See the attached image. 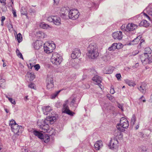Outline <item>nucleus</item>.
<instances>
[{
    "label": "nucleus",
    "mask_w": 152,
    "mask_h": 152,
    "mask_svg": "<svg viewBox=\"0 0 152 152\" xmlns=\"http://www.w3.org/2000/svg\"><path fill=\"white\" fill-rule=\"evenodd\" d=\"M55 116H49L45 120H39L37 122V125L41 130L44 132H48L49 130V124H53L56 120Z\"/></svg>",
    "instance_id": "nucleus-1"
},
{
    "label": "nucleus",
    "mask_w": 152,
    "mask_h": 152,
    "mask_svg": "<svg viewBox=\"0 0 152 152\" xmlns=\"http://www.w3.org/2000/svg\"><path fill=\"white\" fill-rule=\"evenodd\" d=\"M87 50L88 56L89 58L94 59L99 56L98 47L95 43L92 42L90 43L88 47Z\"/></svg>",
    "instance_id": "nucleus-2"
},
{
    "label": "nucleus",
    "mask_w": 152,
    "mask_h": 152,
    "mask_svg": "<svg viewBox=\"0 0 152 152\" xmlns=\"http://www.w3.org/2000/svg\"><path fill=\"white\" fill-rule=\"evenodd\" d=\"M55 48V45L53 41L47 42L44 44V51L46 53H52Z\"/></svg>",
    "instance_id": "nucleus-3"
},
{
    "label": "nucleus",
    "mask_w": 152,
    "mask_h": 152,
    "mask_svg": "<svg viewBox=\"0 0 152 152\" xmlns=\"http://www.w3.org/2000/svg\"><path fill=\"white\" fill-rule=\"evenodd\" d=\"M129 126V124L127 120L124 117L121 118L120 123L117 126L118 130L121 132L125 131L124 129L128 128Z\"/></svg>",
    "instance_id": "nucleus-4"
},
{
    "label": "nucleus",
    "mask_w": 152,
    "mask_h": 152,
    "mask_svg": "<svg viewBox=\"0 0 152 152\" xmlns=\"http://www.w3.org/2000/svg\"><path fill=\"white\" fill-rule=\"evenodd\" d=\"M62 56L57 53H53L51 58V61L53 64L56 65H59L62 61Z\"/></svg>",
    "instance_id": "nucleus-5"
},
{
    "label": "nucleus",
    "mask_w": 152,
    "mask_h": 152,
    "mask_svg": "<svg viewBox=\"0 0 152 152\" xmlns=\"http://www.w3.org/2000/svg\"><path fill=\"white\" fill-rule=\"evenodd\" d=\"M140 58L143 65L150 64L152 62V55L151 54L146 55H142L140 56Z\"/></svg>",
    "instance_id": "nucleus-6"
},
{
    "label": "nucleus",
    "mask_w": 152,
    "mask_h": 152,
    "mask_svg": "<svg viewBox=\"0 0 152 152\" xmlns=\"http://www.w3.org/2000/svg\"><path fill=\"white\" fill-rule=\"evenodd\" d=\"M47 20L50 22H53L56 26H60L61 24L60 18L57 16H50L48 17Z\"/></svg>",
    "instance_id": "nucleus-7"
},
{
    "label": "nucleus",
    "mask_w": 152,
    "mask_h": 152,
    "mask_svg": "<svg viewBox=\"0 0 152 152\" xmlns=\"http://www.w3.org/2000/svg\"><path fill=\"white\" fill-rule=\"evenodd\" d=\"M79 12L77 10L72 9L69 10L68 17L70 19L75 20L79 18Z\"/></svg>",
    "instance_id": "nucleus-8"
},
{
    "label": "nucleus",
    "mask_w": 152,
    "mask_h": 152,
    "mask_svg": "<svg viewBox=\"0 0 152 152\" xmlns=\"http://www.w3.org/2000/svg\"><path fill=\"white\" fill-rule=\"evenodd\" d=\"M118 142L116 138H112L109 143L108 146L110 149L112 150H116L118 147Z\"/></svg>",
    "instance_id": "nucleus-9"
},
{
    "label": "nucleus",
    "mask_w": 152,
    "mask_h": 152,
    "mask_svg": "<svg viewBox=\"0 0 152 152\" xmlns=\"http://www.w3.org/2000/svg\"><path fill=\"white\" fill-rule=\"evenodd\" d=\"M69 102L68 100L65 101L64 104H63V113H66L71 116H73L75 114L74 113L71 111L69 109L67 104Z\"/></svg>",
    "instance_id": "nucleus-10"
},
{
    "label": "nucleus",
    "mask_w": 152,
    "mask_h": 152,
    "mask_svg": "<svg viewBox=\"0 0 152 152\" xmlns=\"http://www.w3.org/2000/svg\"><path fill=\"white\" fill-rule=\"evenodd\" d=\"M43 43L42 41L37 39L33 42L32 45L35 49L38 50L41 48Z\"/></svg>",
    "instance_id": "nucleus-11"
},
{
    "label": "nucleus",
    "mask_w": 152,
    "mask_h": 152,
    "mask_svg": "<svg viewBox=\"0 0 152 152\" xmlns=\"http://www.w3.org/2000/svg\"><path fill=\"white\" fill-rule=\"evenodd\" d=\"M92 80L93 81L96 83V84L98 85L101 89H102L103 87L100 84L101 83L102 79L101 77L96 75L93 78Z\"/></svg>",
    "instance_id": "nucleus-12"
},
{
    "label": "nucleus",
    "mask_w": 152,
    "mask_h": 152,
    "mask_svg": "<svg viewBox=\"0 0 152 152\" xmlns=\"http://www.w3.org/2000/svg\"><path fill=\"white\" fill-rule=\"evenodd\" d=\"M81 55V52L80 50L76 49L73 51L71 54V57L72 58L75 59L78 58Z\"/></svg>",
    "instance_id": "nucleus-13"
},
{
    "label": "nucleus",
    "mask_w": 152,
    "mask_h": 152,
    "mask_svg": "<svg viewBox=\"0 0 152 152\" xmlns=\"http://www.w3.org/2000/svg\"><path fill=\"white\" fill-rule=\"evenodd\" d=\"M137 26L136 24L132 23H129L126 26V30L129 31H133L137 29Z\"/></svg>",
    "instance_id": "nucleus-14"
},
{
    "label": "nucleus",
    "mask_w": 152,
    "mask_h": 152,
    "mask_svg": "<svg viewBox=\"0 0 152 152\" xmlns=\"http://www.w3.org/2000/svg\"><path fill=\"white\" fill-rule=\"evenodd\" d=\"M22 128V127L21 126H19L17 124H15L13 127L11 128L12 131L14 132L15 134L19 135L18 133L19 132V129Z\"/></svg>",
    "instance_id": "nucleus-15"
},
{
    "label": "nucleus",
    "mask_w": 152,
    "mask_h": 152,
    "mask_svg": "<svg viewBox=\"0 0 152 152\" xmlns=\"http://www.w3.org/2000/svg\"><path fill=\"white\" fill-rule=\"evenodd\" d=\"M103 146V142L101 140H99L97 141L94 144V148L96 150H100Z\"/></svg>",
    "instance_id": "nucleus-16"
},
{
    "label": "nucleus",
    "mask_w": 152,
    "mask_h": 152,
    "mask_svg": "<svg viewBox=\"0 0 152 152\" xmlns=\"http://www.w3.org/2000/svg\"><path fill=\"white\" fill-rule=\"evenodd\" d=\"M43 114L45 115H47L50 114L52 110L50 106L44 107L42 108Z\"/></svg>",
    "instance_id": "nucleus-17"
},
{
    "label": "nucleus",
    "mask_w": 152,
    "mask_h": 152,
    "mask_svg": "<svg viewBox=\"0 0 152 152\" xmlns=\"http://www.w3.org/2000/svg\"><path fill=\"white\" fill-rule=\"evenodd\" d=\"M114 69V68L111 66L107 67L103 70V72L105 74H110L112 73Z\"/></svg>",
    "instance_id": "nucleus-18"
},
{
    "label": "nucleus",
    "mask_w": 152,
    "mask_h": 152,
    "mask_svg": "<svg viewBox=\"0 0 152 152\" xmlns=\"http://www.w3.org/2000/svg\"><path fill=\"white\" fill-rule=\"evenodd\" d=\"M113 38H122L123 35L121 31H117L113 33L112 34Z\"/></svg>",
    "instance_id": "nucleus-19"
},
{
    "label": "nucleus",
    "mask_w": 152,
    "mask_h": 152,
    "mask_svg": "<svg viewBox=\"0 0 152 152\" xmlns=\"http://www.w3.org/2000/svg\"><path fill=\"white\" fill-rule=\"evenodd\" d=\"M46 84H54L53 76L52 75H48L46 79Z\"/></svg>",
    "instance_id": "nucleus-20"
},
{
    "label": "nucleus",
    "mask_w": 152,
    "mask_h": 152,
    "mask_svg": "<svg viewBox=\"0 0 152 152\" xmlns=\"http://www.w3.org/2000/svg\"><path fill=\"white\" fill-rule=\"evenodd\" d=\"M35 35L37 37L40 38H45L47 37V35L45 34L44 33L40 31L37 32Z\"/></svg>",
    "instance_id": "nucleus-21"
},
{
    "label": "nucleus",
    "mask_w": 152,
    "mask_h": 152,
    "mask_svg": "<svg viewBox=\"0 0 152 152\" xmlns=\"http://www.w3.org/2000/svg\"><path fill=\"white\" fill-rule=\"evenodd\" d=\"M39 26L41 28L44 29H48L49 28H52L51 26L43 22L41 23H40Z\"/></svg>",
    "instance_id": "nucleus-22"
},
{
    "label": "nucleus",
    "mask_w": 152,
    "mask_h": 152,
    "mask_svg": "<svg viewBox=\"0 0 152 152\" xmlns=\"http://www.w3.org/2000/svg\"><path fill=\"white\" fill-rule=\"evenodd\" d=\"M120 48V47L118 46L117 43H114L113 44L112 46L108 48V50L110 51L114 50L116 49H119Z\"/></svg>",
    "instance_id": "nucleus-23"
},
{
    "label": "nucleus",
    "mask_w": 152,
    "mask_h": 152,
    "mask_svg": "<svg viewBox=\"0 0 152 152\" xmlns=\"http://www.w3.org/2000/svg\"><path fill=\"white\" fill-rule=\"evenodd\" d=\"M149 25V23L148 22L145 20H142L139 24V26H144L145 27H147Z\"/></svg>",
    "instance_id": "nucleus-24"
},
{
    "label": "nucleus",
    "mask_w": 152,
    "mask_h": 152,
    "mask_svg": "<svg viewBox=\"0 0 152 152\" xmlns=\"http://www.w3.org/2000/svg\"><path fill=\"white\" fill-rule=\"evenodd\" d=\"M146 85L145 84H142L138 88L139 91L142 93H145L146 90Z\"/></svg>",
    "instance_id": "nucleus-25"
},
{
    "label": "nucleus",
    "mask_w": 152,
    "mask_h": 152,
    "mask_svg": "<svg viewBox=\"0 0 152 152\" xmlns=\"http://www.w3.org/2000/svg\"><path fill=\"white\" fill-rule=\"evenodd\" d=\"M76 100V98L75 97L72 100L70 104L71 107H75V108H74V109H75V108L77 107V104L75 102Z\"/></svg>",
    "instance_id": "nucleus-26"
},
{
    "label": "nucleus",
    "mask_w": 152,
    "mask_h": 152,
    "mask_svg": "<svg viewBox=\"0 0 152 152\" xmlns=\"http://www.w3.org/2000/svg\"><path fill=\"white\" fill-rule=\"evenodd\" d=\"M33 132L34 135L37 136L40 139H42V138L43 137V134L38 131L34 130L33 131Z\"/></svg>",
    "instance_id": "nucleus-27"
},
{
    "label": "nucleus",
    "mask_w": 152,
    "mask_h": 152,
    "mask_svg": "<svg viewBox=\"0 0 152 152\" xmlns=\"http://www.w3.org/2000/svg\"><path fill=\"white\" fill-rule=\"evenodd\" d=\"M33 132L34 135L37 136L40 139H42V138L43 137V134L38 131L34 130L33 131Z\"/></svg>",
    "instance_id": "nucleus-28"
},
{
    "label": "nucleus",
    "mask_w": 152,
    "mask_h": 152,
    "mask_svg": "<svg viewBox=\"0 0 152 152\" xmlns=\"http://www.w3.org/2000/svg\"><path fill=\"white\" fill-rule=\"evenodd\" d=\"M26 76H27L29 78V80L30 81L33 80L35 77L34 74L30 72H28L27 73L26 75Z\"/></svg>",
    "instance_id": "nucleus-29"
},
{
    "label": "nucleus",
    "mask_w": 152,
    "mask_h": 152,
    "mask_svg": "<svg viewBox=\"0 0 152 152\" xmlns=\"http://www.w3.org/2000/svg\"><path fill=\"white\" fill-rule=\"evenodd\" d=\"M145 52L142 55H145L151 54L152 52V50L151 48L149 47H147L145 49Z\"/></svg>",
    "instance_id": "nucleus-30"
},
{
    "label": "nucleus",
    "mask_w": 152,
    "mask_h": 152,
    "mask_svg": "<svg viewBox=\"0 0 152 152\" xmlns=\"http://www.w3.org/2000/svg\"><path fill=\"white\" fill-rule=\"evenodd\" d=\"M42 139H43L45 142L47 143L49 141L50 138V137L46 134H45L44 136L43 135V137Z\"/></svg>",
    "instance_id": "nucleus-31"
},
{
    "label": "nucleus",
    "mask_w": 152,
    "mask_h": 152,
    "mask_svg": "<svg viewBox=\"0 0 152 152\" xmlns=\"http://www.w3.org/2000/svg\"><path fill=\"white\" fill-rule=\"evenodd\" d=\"M139 40V39H134L132 41L129 43L128 45H132L137 44L138 43Z\"/></svg>",
    "instance_id": "nucleus-32"
},
{
    "label": "nucleus",
    "mask_w": 152,
    "mask_h": 152,
    "mask_svg": "<svg viewBox=\"0 0 152 152\" xmlns=\"http://www.w3.org/2000/svg\"><path fill=\"white\" fill-rule=\"evenodd\" d=\"M125 81V83L130 86H134L135 85V84L134 82L129 80H126Z\"/></svg>",
    "instance_id": "nucleus-33"
},
{
    "label": "nucleus",
    "mask_w": 152,
    "mask_h": 152,
    "mask_svg": "<svg viewBox=\"0 0 152 152\" xmlns=\"http://www.w3.org/2000/svg\"><path fill=\"white\" fill-rule=\"evenodd\" d=\"M46 87L48 90L50 91H52L54 87V84H46Z\"/></svg>",
    "instance_id": "nucleus-34"
},
{
    "label": "nucleus",
    "mask_w": 152,
    "mask_h": 152,
    "mask_svg": "<svg viewBox=\"0 0 152 152\" xmlns=\"http://www.w3.org/2000/svg\"><path fill=\"white\" fill-rule=\"evenodd\" d=\"M102 58L104 61L107 62L110 60L111 57L109 55H106L103 56Z\"/></svg>",
    "instance_id": "nucleus-35"
},
{
    "label": "nucleus",
    "mask_w": 152,
    "mask_h": 152,
    "mask_svg": "<svg viewBox=\"0 0 152 152\" xmlns=\"http://www.w3.org/2000/svg\"><path fill=\"white\" fill-rule=\"evenodd\" d=\"M136 120V118L135 115H133L131 121V125H132L133 126L135 124Z\"/></svg>",
    "instance_id": "nucleus-36"
},
{
    "label": "nucleus",
    "mask_w": 152,
    "mask_h": 152,
    "mask_svg": "<svg viewBox=\"0 0 152 152\" xmlns=\"http://www.w3.org/2000/svg\"><path fill=\"white\" fill-rule=\"evenodd\" d=\"M61 91V90L58 91H57L55 92L53 94H51V96L50 98L51 99H54L59 94V93Z\"/></svg>",
    "instance_id": "nucleus-37"
},
{
    "label": "nucleus",
    "mask_w": 152,
    "mask_h": 152,
    "mask_svg": "<svg viewBox=\"0 0 152 152\" xmlns=\"http://www.w3.org/2000/svg\"><path fill=\"white\" fill-rule=\"evenodd\" d=\"M20 12L21 14L23 15H26L27 14V12L25 8L23 7L20 10Z\"/></svg>",
    "instance_id": "nucleus-38"
},
{
    "label": "nucleus",
    "mask_w": 152,
    "mask_h": 152,
    "mask_svg": "<svg viewBox=\"0 0 152 152\" xmlns=\"http://www.w3.org/2000/svg\"><path fill=\"white\" fill-rule=\"evenodd\" d=\"M66 9L65 7H63L61 8V14L63 16H65V13L66 12Z\"/></svg>",
    "instance_id": "nucleus-39"
},
{
    "label": "nucleus",
    "mask_w": 152,
    "mask_h": 152,
    "mask_svg": "<svg viewBox=\"0 0 152 152\" xmlns=\"http://www.w3.org/2000/svg\"><path fill=\"white\" fill-rule=\"evenodd\" d=\"M16 53L18 57H19L20 58L23 59V58L21 53L20 52L19 50L18 49H16Z\"/></svg>",
    "instance_id": "nucleus-40"
},
{
    "label": "nucleus",
    "mask_w": 152,
    "mask_h": 152,
    "mask_svg": "<svg viewBox=\"0 0 152 152\" xmlns=\"http://www.w3.org/2000/svg\"><path fill=\"white\" fill-rule=\"evenodd\" d=\"M148 14L152 16V9L149 8H147L146 9Z\"/></svg>",
    "instance_id": "nucleus-41"
},
{
    "label": "nucleus",
    "mask_w": 152,
    "mask_h": 152,
    "mask_svg": "<svg viewBox=\"0 0 152 152\" xmlns=\"http://www.w3.org/2000/svg\"><path fill=\"white\" fill-rule=\"evenodd\" d=\"M16 124V123L14 120H12L9 122V125L11 126V128L15 125V124Z\"/></svg>",
    "instance_id": "nucleus-42"
},
{
    "label": "nucleus",
    "mask_w": 152,
    "mask_h": 152,
    "mask_svg": "<svg viewBox=\"0 0 152 152\" xmlns=\"http://www.w3.org/2000/svg\"><path fill=\"white\" fill-rule=\"evenodd\" d=\"M11 8H12V13L13 15V16L14 17H17V15L16 14V10L13 8L12 5H11Z\"/></svg>",
    "instance_id": "nucleus-43"
},
{
    "label": "nucleus",
    "mask_w": 152,
    "mask_h": 152,
    "mask_svg": "<svg viewBox=\"0 0 152 152\" xmlns=\"http://www.w3.org/2000/svg\"><path fill=\"white\" fill-rule=\"evenodd\" d=\"M6 97L7 98L9 99V101L12 104H15V102L14 99H12L10 98L7 96H6Z\"/></svg>",
    "instance_id": "nucleus-44"
},
{
    "label": "nucleus",
    "mask_w": 152,
    "mask_h": 152,
    "mask_svg": "<svg viewBox=\"0 0 152 152\" xmlns=\"http://www.w3.org/2000/svg\"><path fill=\"white\" fill-rule=\"evenodd\" d=\"M139 53V51L138 50H135L133 51L132 53L130 55V56H135L137 54Z\"/></svg>",
    "instance_id": "nucleus-45"
},
{
    "label": "nucleus",
    "mask_w": 152,
    "mask_h": 152,
    "mask_svg": "<svg viewBox=\"0 0 152 152\" xmlns=\"http://www.w3.org/2000/svg\"><path fill=\"white\" fill-rule=\"evenodd\" d=\"M7 28L9 31H12L13 29V26L11 24L8 25Z\"/></svg>",
    "instance_id": "nucleus-46"
},
{
    "label": "nucleus",
    "mask_w": 152,
    "mask_h": 152,
    "mask_svg": "<svg viewBox=\"0 0 152 152\" xmlns=\"http://www.w3.org/2000/svg\"><path fill=\"white\" fill-rule=\"evenodd\" d=\"M35 70L38 71L40 68V66L39 64H37L34 66Z\"/></svg>",
    "instance_id": "nucleus-47"
},
{
    "label": "nucleus",
    "mask_w": 152,
    "mask_h": 152,
    "mask_svg": "<svg viewBox=\"0 0 152 152\" xmlns=\"http://www.w3.org/2000/svg\"><path fill=\"white\" fill-rule=\"evenodd\" d=\"M28 87L32 89H34L35 84L33 83H31L28 86Z\"/></svg>",
    "instance_id": "nucleus-48"
},
{
    "label": "nucleus",
    "mask_w": 152,
    "mask_h": 152,
    "mask_svg": "<svg viewBox=\"0 0 152 152\" xmlns=\"http://www.w3.org/2000/svg\"><path fill=\"white\" fill-rule=\"evenodd\" d=\"M5 82V80L4 79H1L0 80V86L1 87V85L3 83L4 85V83Z\"/></svg>",
    "instance_id": "nucleus-49"
},
{
    "label": "nucleus",
    "mask_w": 152,
    "mask_h": 152,
    "mask_svg": "<svg viewBox=\"0 0 152 152\" xmlns=\"http://www.w3.org/2000/svg\"><path fill=\"white\" fill-rule=\"evenodd\" d=\"M1 3L3 5H5L6 3V0H0Z\"/></svg>",
    "instance_id": "nucleus-50"
},
{
    "label": "nucleus",
    "mask_w": 152,
    "mask_h": 152,
    "mask_svg": "<svg viewBox=\"0 0 152 152\" xmlns=\"http://www.w3.org/2000/svg\"><path fill=\"white\" fill-rule=\"evenodd\" d=\"M141 151L142 152H145L147 151L146 148L145 147H142L141 148Z\"/></svg>",
    "instance_id": "nucleus-51"
},
{
    "label": "nucleus",
    "mask_w": 152,
    "mask_h": 152,
    "mask_svg": "<svg viewBox=\"0 0 152 152\" xmlns=\"http://www.w3.org/2000/svg\"><path fill=\"white\" fill-rule=\"evenodd\" d=\"M116 78H117V79L118 80H119L121 79V76L120 74H117L116 75Z\"/></svg>",
    "instance_id": "nucleus-52"
},
{
    "label": "nucleus",
    "mask_w": 152,
    "mask_h": 152,
    "mask_svg": "<svg viewBox=\"0 0 152 152\" xmlns=\"http://www.w3.org/2000/svg\"><path fill=\"white\" fill-rule=\"evenodd\" d=\"M144 15L145 16V17L147 19H148V20H150V18L147 14H146V13H144Z\"/></svg>",
    "instance_id": "nucleus-53"
},
{
    "label": "nucleus",
    "mask_w": 152,
    "mask_h": 152,
    "mask_svg": "<svg viewBox=\"0 0 152 152\" xmlns=\"http://www.w3.org/2000/svg\"><path fill=\"white\" fill-rule=\"evenodd\" d=\"M118 107L120 109H121L122 110V111L123 110V106L122 105H121L120 104L118 103Z\"/></svg>",
    "instance_id": "nucleus-54"
},
{
    "label": "nucleus",
    "mask_w": 152,
    "mask_h": 152,
    "mask_svg": "<svg viewBox=\"0 0 152 152\" xmlns=\"http://www.w3.org/2000/svg\"><path fill=\"white\" fill-rule=\"evenodd\" d=\"M17 38H22V36L21 34L19 33L17 35Z\"/></svg>",
    "instance_id": "nucleus-55"
},
{
    "label": "nucleus",
    "mask_w": 152,
    "mask_h": 152,
    "mask_svg": "<svg viewBox=\"0 0 152 152\" xmlns=\"http://www.w3.org/2000/svg\"><path fill=\"white\" fill-rule=\"evenodd\" d=\"M139 66V64L138 63H137L136 64L135 66H133L132 67L133 69H135L137 67Z\"/></svg>",
    "instance_id": "nucleus-56"
},
{
    "label": "nucleus",
    "mask_w": 152,
    "mask_h": 152,
    "mask_svg": "<svg viewBox=\"0 0 152 152\" xmlns=\"http://www.w3.org/2000/svg\"><path fill=\"white\" fill-rule=\"evenodd\" d=\"M110 93L112 94H113L115 93V91L113 88H112L110 89Z\"/></svg>",
    "instance_id": "nucleus-57"
},
{
    "label": "nucleus",
    "mask_w": 152,
    "mask_h": 152,
    "mask_svg": "<svg viewBox=\"0 0 152 152\" xmlns=\"http://www.w3.org/2000/svg\"><path fill=\"white\" fill-rule=\"evenodd\" d=\"M5 18L4 16H2L1 17V22H4V21L5 20Z\"/></svg>",
    "instance_id": "nucleus-58"
},
{
    "label": "nucleus",
    "mask_w": 152,
    "mask_h": 152,
    "mask_svg": "<svg viewBox=\"0 0 152 152\" xmlns=\"http://www.w3.org/2000/svg\"><path fill=\"white\" fill-rule=\"evenodd\" d=\"M22 39H17L18 42L19 43L21 42L23 40Z\"/></svg>",
    "instance_id": "nucleus-59"
},
{
    "label": "nucleus",
    "mask_w": 152,
    "mask_h": 152,
    "mask_svg": "<svg viewBox=\"0 0 152 152\" xmlns=\"http://www.w3.org/2000/svg\"><path fill=\"white\" fill-rule=\"evenodd\" d=\"M54 2L56 4H57L59 2L60 0H53Z\"/></svg>",
    "instance_id": "nucleus-60"
},
{
    "label": "nucleus",
    "mask_w": 152,
    "mask_h": 152,
    "mask_svg": "<svg viewBox=\"0 0 152 152\" xmlns=\"http://www.w3.org/2000/svg\"><path fill=\"white\" fill-rule=\"evenodd\" d=\"M143 97V96H142L140 99L142 100L143 102H145V99H142Z\"/></svg>",
    "instance_id": "nucleus-61"
},
{
    "label": "nucleus",
    "mask_w": 152,
    "mask_h": 152,
    "mask_svg": "<svg viewBox=\"0 0 152 152\" xmlns=\"http://www.w3.org/2000/svg\"><path fill=\"white\" fill-rule=\"evenodd\" d=\"M4 110L5 111V112L7 113H9V110H8L7 109H6V108H5L4 109Z\"/></svg>",
    "instance_id": "nucleus-62"
},
{
    "label": "nucleus",
    "mask_w": 152,
    "mask_h": 152,
    "mask_svg": "<svg viewBox=\"0 0 152 152\" xmlns=\"http://www.w3.org/2000/svg\"><path fill=\"white\" fill-rule=\"evenodd\" d=\"M142 37V35H139L136 38H141Z\"/></svg>",
    "instance_id": "nucleus-63"
},
{
    "label": "nucleus",
    "mask_w": 152,
    "mask_h": 152,
    "mask_svg": "<svg viewBox=\"0 0 152 152\" xmlns=\"http://www.w3.org/2000/svg\"><path fill=\"white\" fill-rule=\"evenodd\" d=\"M139 125H137L136 127H135V129H138L139 128Z\"/></svg>",
    "instance_id": "nucleus-64"
}]
</instances>
